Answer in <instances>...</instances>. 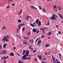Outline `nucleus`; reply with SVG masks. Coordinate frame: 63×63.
I'll return each instance as SVG.
<instances>
[{
    "label": "nucleus",
    "instance_id": "obj_35",
    "mask_svg": "<svg viewBox=\"0 0 63 63\" xmlns=\"http://www.w3.org/2000/svg\"><path fill=\"white\" fill-rule=\"evenodd\" d=\"M46 59H47V58H43L42 59V60L43 61L45 60H46Z\"/></svg>",
    "mask_w": 63,
    "mask_h": 63
},
{
    "label": "nucleus",
    "instance_id": "obj_29",
    "mask_svg": "<svg viewBox=\"0 0 63 63\" xmlns=\"http://www.w3.org/2000/svg\"><path fill=\"white\" fill-rule=\"evenodd\" d=\"M39 43H37V45H38L40 47V46H41V45L40 44H39Z\"/></svg>",
    "mask_w": 63,
    "mask_h": 63
},
{
    "label": "nucleus",
    "instance_id": "obj_6",
    "mask_svg": "<svg viewBox=\"0 0 63 63\" xmlns=\"http://www.w3.org/2000/svg\"><path fill=\"white\" fill-rule=\"evenodd\" d=\"M6 50H3L2 51V53H0V54H5L6 53Z\"/></svg>",
    "mask_w": 63,
    "mask_h": 63
},
{
    "label": "nucleus",
    "instance_id": "obj_9",
    "mask_svg": "<svg viewBox=\"0 0 63 63\" xmlns=\"http://www.w3.org/2000/svg\"><path fill=\"white\" fill-rule=\"evenodd\" d=\"M9 56H14V54L13 53H11L9 55Z\"/></svg>",
    "mask_w": 63,
    "mask_h": 63
},
{
    "label": "nucleus",
    "instance_id": "obj_15",
    "mask_svg": "<svg viewBox=\"0 0 63 63\" xmlns=\"http://www.w3.org/2000/svg\"><path fill=\"white\" fill-rule=\"evenodd\" d=\"M34 61L35 62H37V61H38V60L37 59V58H34Z\"/></svg>",
    "mask_w": 63,
    "mask_h": 63
},
{
    "label": "nucleus",
    "instance_id": "obj_19",
    "mask_svg": "<svg viewBox=\"0 0 63 63\" xmlns=\"http://www.w3.org/2000/svg\"><path fill=\"white\" fill-rule=\"evenodd\" d=\"M40 37H39L38 38H37L36 39V41H35V43H36V42H37V41H38L39 40H40Z\"/></svg>",
    "mask_w": 63,
    "mask_h": 63
},
{
    "label": "nucleus",
    "instance_id": "obj_7",
    "mask_svg": "<svg viewBox=\"0 0 63 63\" xmlns=\"http://www.w3.org/2000/svg\"><path fill=\"white\" fill-rule=\"evenodd\" d=\"M31 9H35V10H37V9L34 6L32 5L31 6Z\"/></svg>",
    "mask_w": 63,
    "mask_h": 63
},
{
    "label": "nucleus",
    "instance_id": "obj_54",
    "mask_svg": "<svg viewBox=\"0 0 63 63\" xmlns=\"http://www.w3.org/2000/svg\"><path fill=\"white\" fill-rule=\"evenodd\" d=\"M54 8H56V6H54Z\"/></svg>",
    "mask_w": 63,
    "mask_h": 63
},
{
    "label": "nucleus",
    "instance_id": "obj_48",
    "mask_svg": "<svg viewBox=\"0 0 63 63\" xmlns=\"http://www.w3.org/2000/svg\"><path fill=\"white\" fill-rule=\"evenodd\" d=\"M31 47L29 46V49H31Z\"/></svg>",
    "mask_w": 63,
    "mask_h": 63
},
{
    "label": "nucleus",
    "instance_id": "obj_33",
    "mask_svg": "<svg viewBox=\"0 0 63 63\" xmlns=\"http://www.w3.org/2000/svg\"><path fill=\"white\" fill-rule=\"evenodd\" d=\"M22 13V10H21V11H20V12L19 13V14H21Z\"/></svg>",
    "mask_w": 63,
    "mask_h": 63
},
{
    "label": "nucleus",
    "instance_id": "obj_13",
    "mask_svg": "<svg viewBox=\"0 0 63 63\" xmlns=\"http://www.w3.org/2000/svg\"><path fill=\"white\" fill-rule=\"evenodd\" d=\"M32 30L33 32H36V31H37V30L35 29H33Z\"/></svg>",
    "mask_w": 63,
    "mask_h": 63
},
{
    "label": "nucleus",
    "instance_id": "obj_55",
    "mask_svg": "<svg viewBox=\"0 0 63 63\" xmlns=\"http://www.w3.org/2000/svg\"><path fill=\"white\" fill-rule=\"evenodd\" d=\"M50 52H48V54H49V55H50Z\"/></svg>",
    "mask_w": 63,
    "mask_h": 63
},
{
    "label": "nucleus",
    "instance_id": "obj_24",
    "mask_svg": "<svg viewBox=\"0 0 63 63\" xmlns=\"http://www.w3.org/2000/svg\"><path fill=\"white\" fill-rule=\"evenodd\" d=\"M29 41L30 42V43H31L32 42V43H33L34 42V40H32V41L31 40H30Z\"/></svg>",
    "mask_w": 63,
    "mask_h": 63
},
{
    "label": "nucleus",
    "instance_id": "obj_4",
    "mask_svg": "<svg viewBox=\"0 0 63 63\" xmlns=\"http://www.w3.org/2000/svg\"><path fill=\"white\" fill-rule=\"evenodd\" d=\"M49 18H50V20H51V19L52 20H56V18L53 15V14L52 16L50 18V17H49Z\"/></svg>",
    "mask_w": 63,
    "mask_h": 63
},
{
    "label": "nucleus",
    "instance_id": "obj_1",
    "mask_svg": "<svg viewBox=\"0 0 63 63\" xmlns=\"http://www.w3.org/2000/svg\"><path fill=\"white\" fill-rule=\"evenodd\" d=\"M29 54V50H28L27 51H26V53L22 57V59H24V60H26V59H30L31 58L30 57L28 58H26V57L28 56Z\"/></svg>",
    "mask_w": 63,
    "mask_h": 63
},
{
    "label": "nucleus",
    "instance_id": "obj_49",
    "mask_svg": "<svg viewBox=\"0 0 63 63\" xmlns=\"http://www.w3.org/2000/svg\"><path fill=\"white\" fill-rule=\"evenodd\" d=\"M45 62H44V61L43 62H41V63H45Z\"/></svg>",
    "mask_w": 63,
    "mask_h": 63
},
{
    "label": "nucleus",
    "instance_id": "obj_12",
    "mask_svg": "<svg viewBox=\"0 0 63 63\" xmlns=\"http://www.w3.org/2000/svg\"><path fill=\"white\" fill-rule=\"evenodd\" d=\"M9 57V56H8L7 57L3 56V58H4V59H7Z\"/></svg>",
    "mask_w": 63,
    "mask_h": 63
},
{
    "label": "nucleus",
    "instance_id": "obj_51",
    "mask_svg": "<svg viewBox=\"0 0 63 63\" xmlns=\"http://www.w3.org/2000/svg\"><path fill=\"white\" fill-rule=\"evenodd\" d=\"M58 25H56V27H58Z\"/></svg>",
    "mask_w": 63,
    "mask_h": 63
},
{
    "label": "nucleus",
    "instance_id": "obj_20",
    "mask_svg": "<svg viewBox=\"0 0 63 63\" xmlns=\"http://www.w3.org/2000/svg\"><path fill=\"white\" fill-rule=\"evenodd\" d=\"M49 44H46L45 45V47H47L48 46H49Z\"/></svg>",
    "mask_w": 63,
    "mask_h": 63
},
{
    "label": "nucleus",
    "instance_id": "obj_45",
    "mask_svg": "<svg viewBox=\"0 0 63 63\" xmlns=\"http://www.w3.org/2000/svg\"><path fill=\"white\" fill-rule=\"evenodd\" d=\"M22 24V26H23V25H25V23H24L23 24Z\"/></svg>",
    "mask_w": 63,
    "mask_h": 63
},
{
    "label": "nucleus",
    "instance_id": "obj_41",
    "mask_svg": "<svg viewBox=\"0 0 63 63\" xmlns=\"http://www.w3.org/2000/svg\"><path fill=\"white\" fill-rule=\"evenodd\" d=\"M45 36H44V35H43L42 36V37H41V38H44V37H45Z\"/></svg>",
    "mask_w": 63,
    "mask_h": 63
},
{
    "label": "nucleus",
    "instance_id": "obj_39",
    "mask_svg": "<svg viewBox=\"0 0 63 63\" xmlns=\"http://www.w3.org/2000/svg\"><path fill=\"white\" fill-rule=\"evenodd\" d=\"M38 7L39 8V10H42V8L40 7V6H38Z\"/></svg>",
    "mask_w": 63,
    "mask_h": 63
},
{
    "label": "nucleus",
    "instance_id": "obj_34",
    "mask_svg": "<svg viewBox=\"0 0 63 63\" xmlns=\"http://www.w3.org/2000/svg\"><path fill=\"white\" fill-rule=\"evenodd\" d=\"M36 33H39V30H37L36 31Z\"/></svg>",
    "mask_w": 63,
    "mask_h": 63
},
{
    "label": "nucleus",
    "instance_id": "obj_61",
    "mask_svg": "<svg viewBox=\"0 0 63 63\" xmlns=\"http://www.w3.org/2000/svg\"><path fill=\"white\" fill-rule=\"evenodd\" d=\"M13 45H14V46H15V43H14L12 44Z\"/></svg>",
    "mask_w": 63,
    "mask_h": 63
},
{
    "label": "nucleus",
    "instance_id": "obj_57",
    "mask_svg": "<svg viewBox=\"0 0 63 63\" xmlns=\"http://www.w3.org/2000/svg\"><path fill=\"white\" fill-rule=\"evenodd\" d=\"M43 29H42V28H41L40 29V30H43Z\"/></svg>",
    "mask_w": 63,
    "mask_h": 63
},
{
    "label": "nucleus",
    "instance_id": "obj_17",
    "mask_svg": "<svg viewBox=\"0 0 63 63\" xmlns=\"http://www.w3.org/2000/svg\"><path fill=\"white\" fill-rule=\"evenodd\" d=\"M42 42V41H41V40H39L38 42V44H41V42Z\"/></svg>",
    "mask_w": 63,
    "mask_h": 63
},
{
    "label": "nucleus",
    "instance_id": "obj_56",
    "mask_svg": "<svg viewBox=\"0 0 63 63\" xmlns=\"http://www.w3.org/2000/svg\"><path fill=\"white\" fill-rule=\"evenodd\" d=\"M48 39H50V37H48Z\"/></svg>",
    "mask_w": 63,
    "mask_h": 63
},
{
    "label": "nucleus",
    "instance_id": "obj_16",
    "mask_svg": "<svg viewBox=\"0 0 63 63\" xmlns=\"http://www.w3.org/2000/svg\"><path fill=\"white\" fill-rule=\"evenodd\" d=\"M29 17H29V16H27L26 17V20H28V19L29 18Z\"/></svg>",
    "mask_w": 63,
    "mask_h": 63
},
{
    "label": "nucleus",
    "instance_id": "obj_62",
    "mask_svg": "<svg viewBox=\"0 0 63 63\" xmlns=\"http://www.w3.org/2000/svg\"><path fill=\"white\" fill-rule=\"evenodd\" d=\"M51 62H52V59L51 60H50Z\"/></svg>",
    "mask_w": 63,
    "mask_h": 63
},
{
    "label": "nucleus",
    "instance_id": "obj_43",
    "mask_svg": "<svg viewBox=\"0 0 63 63\" xmlns=\"http://www.w3.org/2000/svg\"><path fill=\"white\" fill-rule=\"evenodd\" d=\"M27 34H28V35H30V34H31V33L30 32H29V33H27Z\"/></svg>",
    "mask_w": 63,
    "mask_h": 63
},
{
    "label": "nucleus",
    "instance_id": "obj_2",
    "mask_svg": "<svg viewBox=\"0 0 63 63\" xmlns=\"http://www.w3.org/2000/svg\"><path fill=\"white\" fill-rule=\"evenodd\" d=\"M8 38H10L9 36L8 35L5 36L4 38H2V41H3V43L5 42V41L6 42H9V39Z\"/></svg>",
    "mask_w": 63,
    "mask_h": 63
},
{
    "label": "nucleus",
    "instance_id": "obj_63",
    "mask_svg": "<svg viewBox=\"0 0 63 63\" xmlns=\"http://www.w3.org/2000/svg\"><path fill=\"white\" fill-rule=\"evenodd\" d=\"M18 56H20V55L19 54H18Z\"/></svg>",
    "mask_w": 63,
    "mask_h": 63
},
{
    "label": "nucleus",
    "instance_id": "obj_26",
    "mask_svg": "<svg viewBox=\"0 0 63 63\" xmlns=\"http://www.w3.org/2000/svg\"><path fill=\"white\" fill-rule=\"evenodd\" d=\"M18 63H24V62H22L21 61H18Z\"/></svg>",
    "mask_w": 63,
    "mask_h": 63
},
{
    "label": "nucleus",
    "instance_id": "obj_23",
    "mask_svg": "<svg viewBox=\"0 0 63 63\" xmlns=\"http://www.w3.org/2000/svg\"><path fill=\"white\" fill-rule=\"evenodd\" d=\"M38 23V26H41V22L40 21Z\"/></svg>",
    "mask_w": 63,
    "mask_h": 63
},
{
    "label": "nucleus",
    "instance_id": "obj_58",
    "mask_svg": "<svg viewBox=\"0 0 63 63\" xmlns=\"http://www.w3.org/2000/svg\"><path fill=\"white\" fill-rule=\"evenodd\" d=\"M17 32L18 31V29H17Z\"/></svg>",
    "mask_w": 63,
    "mask_h": 63
},
{
    "label": "nucleus",
    "instance_id": "obj_36",
    "mask_svg": "<svg viewBox=\"0 0 63 63\" xmlns=\"http://www.w3.org/2000/svg\"><path fill=\"white\" fill-rule=\"evenodd\" d=\"M53 16H55H55H56V17H58L57 16H56V15H55V14H53Z\"/></svg>",
    "mask_w": 63,
    "mask_h": 63
},
{
    "label": "nucleus",
    "instance_id": "obj_53",
    "mask_svg": "<svg viewBox=\"0 0 63 63\" xmlns=\"http://www.w3.org/2000/svg\"><path fill=\"white\" fill-rule=\"evenodd\" d=\"M33 49V48H31V50H32Z\"/></svg>",
    "mask_w": 63,
    "mask_h": 63
},
{
    "label": "nucleus",
    "instance_id": "obj_11",
    "mask_svg": "<svg viewBox=\"0 0 63 63\" xmlns=\"http://www.w3.org/2000/svg\"><path fill=\"white\" fill-rule=\"evenodd\" d=\"M39 22V19H37L35 21V22H36L37 24H38Z\"/></svg>",
    "mask_w": 63,
    "mask_h": 63
},
{
    "label": "nucleus",
    "instance_id": "obj_60",
    "mask_svg": "<svg viewBox=\"0 0 63 63\" xmlns=\"http://www.w3.org/2000/svg\"><path fill=\"white\" fill-rule=\"evenodd\" d=\"M14 49H16V47H14Z\"/></svg>",
    "mask_w": 63,
    "mask_h": 63
},
{
    "label": "nucleus",
    "instance_id": "obj_25",
    "mask_svg": "<svg viewBox=\"0 0 63 63\" xmlns=\"http://www.w3.org/2000/svg\"><path fill=\"white\" fill-rule=\"evenodd\" d=\"M18 26H19L21 27V26H22V25L21 24H19L18 25Z\"/></svg>",
    "mask_w": 63,
    "mask_h": 63
},
{
    "label": "nucleus",
    "instance_id": "obj_50",
    "mask_svg": "<svg viewBox=\"0 0 63 63\" xmlns=\"http://www.w3.org/2000/svg\"><path fill=\"white\" fill-rule=\"evenodd\" d=\"M58 8L59 9H61V8H60V7H59V6H58Z\"/></svg>",
    "mask_w": 63,
    "mask_h": 63
},
{
    "label": "nucleus",
    "instance_id": "obj_30",
    "mask_svg": "<svg viewBox=\"0 0 63 63\" xmlns=\"http://www.w3.org/2000/svg\"><path fill=\"white\" fill-rule=\"evenodd\" d=\"M25 28H22V30L23 31H24L25 30Z\"/></svg>",
    "mask_w": 63,
    "mask_h": 63
},
{
    "label": "nucleus",
    "instance_id": "obj_46",
    "mask_svg": "<svg viewBox=\"0 0 63 63\" xmlns=\"http://www.w3.org/2000/svg\"><path fill=\"white\" fill-rule=\"evenodd\" d=\"M9 7V5H8V6H7V9H8Z\"/></svg>",
    "mask_w": 63,
    "mask_h": 63
},
{
    "label": "nucleus",
    "instance_id": "obj_52",
    "mask_svg": "<svg viewBox=\"0 0 63 63\" xmlns=\"http://www.w3.org/2000/svg\"><path fill=\"white\" fill-rule=\"evenodd\" d=\"M45 55H47V52H46L45 53Z\"/></svg>",
    "mask_w": 63,
    "mask_h": 63
},
{
    "label": "nucleus",
    "instance_id": "obj_37",
    "mask_svg": "<svg viewBox=\"0 0 63 63\" xmlns=\"http://www.w3.org/2000/svg\"><path fill=\"white\" fill-rule=\"evenodd\" d=\"M18 28L19 29V30H20V28H21V27H20V26H18Z\"/></svg>",
    "mask_w": 63,
    "mask_h": 63
},
{
    "label": "nucleus",
    "instance_id": "obj_31",
    "mask_svg": "<svg viewBox=\"0 0 63 63\" xmlns=\"http://www.w3.org/2000/svg\"><path fill=\"white\" fill-rule=\"evenodd\" d=\"M2 29H6V28L4 26L2 28Z\"/></svg>",
    "mask_w": 63,
    "mask_h": 63
},
{
    "label": "nucleus",
    "instance_id": "obj_42",
    "mask_svg": "<svg viewBox=\"0 0 63 63\" xmlns=\"http://www.w3.org/2000/svg\"><path fill=\"white\" fill-rule=\"evenodd\" d=\"M49 24H49V23H48L47 24V25H49Z\"/></svg>",
    "mask_w": 63,
    "mask_h": 63
},
{
    "label": "nucleus",
    "instance_id": "obj_10",
    "mask_svg": "<svg viewBox=\"0 0 63 63\" xmlns=\"http://www.w3.org/2000/svg\"><path fill=\"white\" fill-rule=\"evenodd\" d=\"M58 15L60 16L61 18H63V16H62V15L61 14H58Z\"/></svg>",
    "mask_w": 63,
    "mask_h": 63
},
{
    "label": "nucleus",
    "instance_id": "obj_27",
    "mask_svg": "<svg viewBox=\"0 0 63 63\" xmlns=\"http://www.w3.org/2000/svg\"><path fill=\"white\" fill-rule=\"evenodd\" d=\"M58 33L59 34H60L61 33V32L60 31H59Z\"/></svg>",
    "mask_w": 63,
    "mask_h": 63
},
{
    "label": "nucleus",
    "instance_id": "obj_8",
    "mask_svg": "<svg viewBox=\"0 0 63 63\" xmlns=\"http://www.w3.org/2000/svg\"><path fill=\"white\" fill-rule=\"evenodd\" d=\"M37 56L39 60H41L42 59V56H40V55H37Z\"/></svg>",
    "mask_w": 63,
    "mask_h": 63
},
{
    "label": "nucleus",
    "instance_id": "obj_14",
    "mask_svg": "<svg viewBox=\"0 0 63 63\" xmlns=\"http://www.w3.org/2000/svg\"><path fill=\"white\" fill-rule=\"evenodd\" d=\"M24 39L26 40H28L29 39V37H24Z\"/></svg>",
    "mask_w": 63,
    "mask_h": 63
},
{
    "label": "nucleus",
    "instance_id": "obj_44",
    "mask_svg": "<svg viewBox=\"0 0 63 63\" xmlns=\"http://www.w3.org/2000/svg\"><path fill=\"white\" fill-rule=\"evenodd\" d=\"M12 6H15V4L14 3V4H12Z\"/></svg>",
    "mask_w": 63,
    "mask_h": 63
},
{
    "label": "nucleus",
    "instance_id": "obj_59",
    "mask_svg": "<svg viewBox=\"0 0 63 63\" xmlns=\"http://www.w3.org/2000/svg\"><path fill=\"white\" fill-rule=\"evenodd\" d=\"M28 56H30V57H31V56H32V55H28Z\"/></svg>",
    "mask_w": 63,
    "mask_h": 63
},
{
    "label": "nucleus",
    "instance_id": "obj_3",
    "mask_svg": "<svg viewBox=\"0 0 63 63\" xmlns=\"http://www.w3.org/2000/svg\"><path fill=\"white\" fill-rule=\"evenodd\" d=\"M52 59H53V63H61V62L59 61L58 59H56V61H55V58L53 56H52Z\"/></svg>",
    "mask_w": 63,
    "mask_h": 63
},
{
    "label": "nucleus",
    "instance_id": "obj_38",
    "mask_svg": "<svg viewBox=\"0 0 63 63\" xmlns=\"http://www.w3.org/2000/svg\"><path fill=\"white\" fill-rule=\"evenodd\" d=\"M3 57H4V56H3V57H2L1 58V59H2V60H5V59H5V58H3Z\"/></svg>",
    "mask_w": 63,
    "mask_h": 63
},
{
    "label": "nucleus",
    "instance_id": "obj_22",
    "mask_svg": "<svg viewBox=\"0 0 63 63\" xmlns=\"http://www.w3.org/2000/svg\"><path fill=\"white\" fill-rule=\"evenodd\" d=\"M25 51H26L25 50H23V53L22 54V55H24V54L25 53Z\"/></svg>",
    "mask_w": 63,
    "mask_h": 63
},
{
    "label": "nucleus",
    "instance_id": "obj_28",
    "mask_svg": "<svg viewBox=\"0 0 63 63\" xmlns=\"http://www.w3.org/2000/svg\"><path fill=\"white\" fill-rule=\"evenodd\" d=\"M42 9L43 10V12H46V10L44 8H42Z\"/></svg>",
    "mask_w": 63,
    "mask_h": 63
},
{
    "label": "nucleus",
    "instance_id": "obj_47",
    "mask_svg": "<svg viewBox=\"0 0 63 63\" xmlns=\"http://www.w3.org/2000/svg\"><path fill=\"white\" fill-rule=\"evenodd\" d=\"M33 52H34V53H35V52H36V50H33Z\"/></svg>",
    "mask_w": 63,
    "mask_h": 63
},
{
    "label": "nucleus",
    "instance_id": "obj_32",
    "mask_svg": "<svg viewBox=\"0 0 63 63\" xmlns=\"http://www.w3.org/2000/svg\"><path fill=\"white\" fill-rule=\"evenodd\" d=\"M21 20H20V19H18V22H21Z\"/></svg>",
    "mask_w": 63,
    "mask_h": 63
},
{
    "label": "nucleus",
    "instance_id": "obj_64",
    "mask_svg": "<svg viewBox=\"0 0 63 63\" xmlns=\"http://www.w3.org/2000/svg\"><path fill=\"white\" fill-rule=\"evenodd\" d=\"M59 10H61V8H59V9H58Z\"/></svg>",
    "mask_w": 63,
    "mask_h": 63
},
{
    "label": "nucleus",
    "instance_id": "obj_18",
    "mask_svg": "<svg viewBox=\"0 0 63 63\" xmlns=\"http://www.w3.org/2000/svg\"><path fill=\"white\" fill-rule=\"evenodd\" d=\"M6 45H7V44H5L3 45V48H6Z\"/></svg>",
    "mask_w": 63,
    "mask_h": 63
},
{
    "label": "nucleus",
    "instance_id": "obj_5",
    "mask_svg": "<svg viewBox=\"0 0 63 63\" xmlns=\"http://www.w3.org/2000/svg\"><path fill=\"white\" fill-rule=\"evenodd\" d=\"M33 24H30V25L31 26H32L33 27H34V26H35V25H36V23L35 22H34L33 23Z\"/></svg>",
    "mask_w": 63,
    "mask_h": 63
},
{
    "label": "nucleus",
    "instance_id": "obj_21",
    "mask_svg": "<svg viewBox=\"0 0 63 63\" xmlns=\"http://www.w3.org/2000/svg\"><path fill=\"white\" fill-rule=\"evenodd\" d=\"M28 43L27 42H26V41H25L23 43V44H27Z\"/></svg>",
    "mask_w": 63,
    "mask_h": 63
},
{
    "label": "nucleus",
    "instance_id": "obj_40",
    "mask_svg": "<svg viewBox=\"0 0 63 63\" xmlns=\"http://www.w3.org/2000/svg\"><path fill=\"white\" fill-rule=\"evenodd\" d=\"M51 33L50 32H49V33H48V35H51Z\"/></svg>",
    "mask_w": 63,
    "mask_h": 63
}]
</instances>
